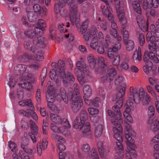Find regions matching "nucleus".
<instances>
[{
    "mask_svg": "<svg viewBox=\"0 0 159 159\" xmlns=\"http://www.w3.org/2000/svg\"><path fill=\"white\" fill-rule=\"evenodd\" d=\"M9 146L11 151L13 152H16L18 150L17 145L12 141L9 142Z\"/></svg>",
    "mask_w": 159,
    "mask_h": 159,
    "instance_id": "obj_41",
    "label": "nucleus"
},
{
    "mask_svg": "<svg viewBox=\"0 0 159 159\" xmlns=\"http://www.w3.org/2000/svg\"><path fill=\"white\" fill-rule=\"evenodd\" d=\"M38 23L39 25L38 27H36L38 28V30H42L41 32L43 33V31L45 29V28L46 27V25L45 24V22L44 20L42 19H40L38 21Z\"/></svg>",
    "mask_w": 159,
    "mask_h": 159,
    "instance_id": "obj_33",
    "label": "nucleus"
},
{
    "mask_svg": "<svg viewBox=\"0 0 159 159\" xmlns=\"http://www.w3.org/2000/svg\"><path fill=\"white\" fill-rule=\"evenodd\" d=\"M125 28L124 30L121 29L123 35V40L124 43H126L129 38V34L128 31L125 30Z\"/></svg>",
    "mask_w": 159,
    "mask_h": 159,
    "instance_id": "obj_44",
    "label": "nucleus"
},
{
    "mask_svg": "<svg viewBox=\"0 0 159 159\" xmlns=\"http://www.w3.org/2000/svg\"><path fill=\"white\" fill-rule=\"evenodd\" d=\"M55 31L54 30L53 27H50L49 28V38L52 39L55 36Z\"/></svg>",
    "mask_w": 159,
    "mask_h": 159,
    "instance_id": "obj_52",
    "label": "nucleus"
},
{
    "mask_svg": "<svg viewBox=\"0 0 159 159\" xmlns=\"http://www.w3.org/2000/svg\"><path fill=\"white\" fill-rule=\"evenodd\" d=\"M96 64L98 65L101 67L102 69L103 72H105L107 69V66L106 63L105 62L104 59L102 57H99L98 58V61Z\"/></svg>",
    "mask_w": 159,
    "mask_h": 159,
    "instance_id": "obj_20",
    "label": "nucleus"
},
{
    "mask_svg": "<svg viewBox=\"0 0 159 159\" xmlns=\"http://www.w3.org/2000/svg\"><path fill=\"white\" fill-rule=\"evenodd\" d=\"M27 17L30 22H34L37 20L38 15L35 11H29L27 14Z\"/></svg>",
    "mask_w": 159,
    "mask_h": 159,
    "instance_id": "obj_19",
    "label": "nucleus"
},
{
    "mask_svg": "<svg viewBox=\"0 0 159 159\" xmlns=\"http://www.w3.org/2000/svg\"><path fill=\"white\" fill-rule=\"evenodd\" d=\"M30 110L29 111H26L23 110H20L19 111V112L20 114H23L24 116L29 117L30 116Z\"/></svg>",
    "mask_w": 159,
    "mask_h": 159,
    "instance_id": "obj_60",
    "label": "nucleus"
},
{
    "mask_svg": "<svg viewBox=\"0 0 159 159\" xmlns=\"http://www.w3.org/2000/svg\"><path fill=\"white\" fill-rule=\"evenodd\" d=\"M27 68L26 66L22 64H19L15 67L14 72L16 75H23Z\"/></svg>",
    "mask_w": 159,
    "mask_h": 159,
    "instance_id": "obj_11",
    "label": "nucleus"
},
{
    "mask_svg": "<svg viewBox=\"0 0 159 159\" xmlns=\"http://www.w3.org/2000/svg\"><path fill=\"white\" fill-rule=\"evenodd\" d=\"M91 34L89 30H88L87 32L83 35V37L85 41L88 42L89 39Z\"/></svg>",
    "mask_w": 159,
    "mask_h": 159,
    "instance_id": "obj_57",
    "label": "nucleus"
},
{
    "mask_svg": "<svg viewBox=\"0 0 159 159\" xmlns=\"http://www.w3.org/2000/svg\"><path fill=\"white\" fill-rule=\"evenodd\" d=\"M133 8L135 12L140 15L141 14V10L139 4L137 1H134L132 3Z\"/></svg>",
    "mask_w": 159,
    "mask_h": 159,
    "instance_id": "obj_23",
    "label": "nucleus"
},
{
    "mask_svg": "<svg viewBox=\"0 0 159 159\" xmlns=\"http://www.w3.org/2000/svg\"><path fill=\"white\" fill-rule=\"evenodd\" d=\"M68 157L70 159H72L70 154L69 153L67 154L64 153L62 152H59V159H66V157Z\"/></svg>",
    "mask_w": 159,
    "mask_h": 159,
    "instance_id": "obj_45",
    "label": "nucleus"
},
{
    "mask_svg": "<svg viewBox=\"0 0 159 159\" xmlns=\"http://www.w3.org/2000/svg\"><path fill=\"white\" fill-rule=\"evenodd\" d=\"M146 39L148 43L150 42V43H155L156 42V38L155 36L150 35L148 34L146 35Z\"/></svg>",
    "mask_w": 159,
    "mask_h": 159,
    "instance_id": "obj_35",
    "label": "nucleus"
},
{
    "mask_svg": "<svg viewBox=\"0 0 159 159\" xmlns=\"http://www.w3.org/2000/svg\"><path fill=\"white\" fill-rule=\"evenodd\" d=\"M46 99L49 103H52L55 101V98L53 93H48L46 95Z\"/></svg>",
    "mask_w": 159,
    "mask_h": 159,
    "instance_id": "obj_38",
    "label": "nucleus"
},
{
    "mask_svg": "<svg viewBox=\"0 0 159 159\" xmlns=\"http://www.w3.org/2000/svg\"><path fill=\"white\" fill-rule=\"evenodd\" d=\"M118 118V119L112 120V124L115 125V126L113 128V130L114 133V137L118 141H122V138L120 133H121L122 132V127L120 124L122 122L121 119V116L120 118Z\"/></svg>",
    "mask_w": 159,
    "mask_h": 159,
    "instance_id": "obj_4",
    "label": "nucleus"
},
{
    "mask_svg": "<svg viewBox=\"0 0 159 159\" xmlns=\"http://www.w3.org/2000/svg\"><path fill=\"white\" fill-rule=\"evenodd\" d=\"M51 129L52 131L56 133H59L60 132L58 128L53 123L51 124Z\"/></svg>",
    "mask_w": 159,
    "mask_h": 159,
    "instance_id": "obj_55",
    "label": "nucleus"
},
{
    "mask_svg": "<svg viewBox=\"0 0 159 159\" xmlns=\"http://www.w3.org/2000/svg\"><path fill=\"white\" fill-rule=\"evenodd\" d=\"M38 28H35L34 30H29L25 31L24 33L28 37L32 39V40L35 39L38 36Z\"/></svg>",
    "mask_w": 159,
    "mask_h": 159,
    "instance_id": "obj_12",
    "label": "nucleus"
},
{
    "mask_svg": "<svg viewBox=\"0 0 159 159\" xmlns=\"http://www.w3.org/2000/svg\"><path fill=\"white\" fill-rule=\"evenodd\" d=\"M84 75L83 74H81V75H78L77 76V79L79 81L80 83L82 85L84 84Z\"/></svg>",
    "mask_w": 159,
    "mask_h": 159,
    "instance_id": "obj_59",
    "label": "nucleus"
},
{
    "mask_svg": "<svg viewBox=\"0 0 159 159\" xmlns=\"http://www.w3.org/2000/svg\"><path fill=\"white\" fill-rule=\"evenodd\" d=\"M83 91L85 96L89 97L91 93V89L89 85H85L83 88Z\"/></svg>",
    "mask_w": 159,
    "mask_h": 159,
    "instance_id": "obj_29",
    "label": "nucleus"
},
{
    "mask_svg": "<svg viewBox=\"0 0 159 159\" xmlns=\"http://www.w3.org/2000/svg\"><path fill=\"white\" fill-rule=\"evenodd\" d=\"M90 124L87 122L82 127L81 130L83 134V135L90 138L91 136Z\"/></svg>",
    "mask_w": 159,
    "mask_h": 159,
    "instance_id": "obj_15",
    "label": "nucleus"
},
{
    "mask_svg": "<svg viewBox=\"0 0 159 159\" xmlns=\"http://www.w3.org/2000/svg\"><path fill=\"white\" fill-rule=\"evenodd\" d=\"M99 101V98L98 97L92 100L91 105H93L95 107H98L99 105L98 103Z\"/></svg>",
    "mask_w": 159,
    "mask_h": 159,
    "instance_id": "obj_63",
    "label": "nucleus"
},
{
    "mask_svg": "<svg viewBox=\"0 0 159 159\" xmlns=\"http://www.w3.org/2000/svg\"><path fill=\"white\" fill-rule=\"evenodd\" d=\"M118 9L116 8L117 16L118 17L119 20L120 22L122 30H124L125 28L127 26V21L126 18L125 16V11L124 10H120L119 7Z\"/></svg>",
    "mask_w": 159,
    "mask_h": 159,
    "instance_id": "obj_8",
    "label": "nucleus"
},
{
    "mask_svg": "<svg viewBox=\"0 0 159 159\" xmlns=\"http://www.w3.org/2000/svg\"><path fill=\"white\" fill-rule=\"evenodd\" d=\"M52 138L56 141H58L61 143H64L65 142V140L61 136L57 135L54 134L52 136Z\"/></svg>",
    "mask_w": 159,
    "mask_h": 159,
    "instance_id": "obj_43",
    "label": "nucleus"
},
{
    "mask_svg": "<svg viewBox=\"0 0 159 159\" xmlns=\"http://www.w3.org/2000/svg\"><path fill=\"white\" fill-rule=\"evenodd\" d=\"M48 142L43 139L42 141H39L37 144L38 153L40 156L42 153V148L43 149H45L47 147Z\"/></svg>",
    "mask_w": 159,
    "mask_h": 159,
    "instance_id": "obj_16",
    "label": "nucleus"
},
{
    "mask_svg": "<svg viewBox=\"0 0 159 159\" xmlns=\"http://www.w3.org/2000/svg\"><path fill=\"white\" fill-rule=\"evenodd\" d=\"M113 60L112 62L113 65L115 66L118 65L120 62V58L119 55L116 54L115 57L113 58Z\"/></svg>",
    "mask_w": 159,
    "mask_h": 159,
    "instance_id": "obj_46",
    "label": "nucleus"
},
{
    "mask_svg": "<svg viewBox=\"0 0 159 159\" xmlns=\"http://www.w3.org/2000/svg\"><path fill=\"white\" fill-rule=\"evenodd\" d=\"M142 18L141 20H139L138 17H137V21L139 26L140 28H141V30H142L143 31L145 30L146 27L147 28L148 27V25L147 23H145L144 21H143L142 20Z\"/></svg>",
    "mask_w": 159,
    "mask_h": 159,
    "instance_id": "obj_31",
    "label": "nucleus"
},
{
    "mask_svg": "<svg viewBox=\"0 0 159 159\" xmlns=\"http://www.w3.org/2000/svg\"><path fill=\"white\" fill-rule=\"evenodd\" d=\"M33 59L32 56L28 53H24L18 57L19 61L22 62H25Z\"/></svg>",
    "mask_w": 159,
    "mask_h": 159,
    "instance_id": "obj_17",
    "label": "nucleus"
},
{
    "mask_svg": "<svg viewBox=\"0 0 159 159\" xmlns=\"http://www.w3.org/2000/svg\"><path fill=\"white\" fill-rule=\"evenodd\" d=\"M123 80V78L122 76H118L115 80V84L117 86L119 85Z\"/></svg>",
    "mask_w": 159,
    "mask_h": 159,
    "instance_id": "obj_50",
    "label": "nucleus"
},
{
    "mask_svg": "<svg viewBox=\"0 0 159 159\" xmlns=\"http://www.w3.org/2000/svg\"><path fill=\"white\" fill-rule=\"evenodd\" d=\"M125 85L123 86L120 89L116 94L114 96L112 100L113 102H117L115 105L113 107V109L116 113H119L117 114L118 117L120 118L121 116V113L120 111V108L122 107L123 104V98L125 95Z\"/></svg>",
    "mask_w": 159,
    "mask_h": 159,
    "instance_id": "obj_3",
    "label": "nucleus"
},
{
    "mask_svg": "<svg viewBox=\"0 0 159 159\" xmlns=\"http://www.w3.org/2000/svg\"><path fill=\"white\" fill-rule=\"evenodd\" d=\"M52 81H49L47 84V86H48V93H53L52 91L53 90V87L52 85Z\"/></svg>",
    "mask_w": 159,
    "mask_h": 159,
    "instance_id": "obj_53",
    "label": "nucleus"
},
{
    "mask_svg": "<svg viewBox=\"0 0 159 159\" xmlns=\"http://www.w3.org/2000/svg\"><path fill=\"white\" fill-rule=\"evenodd\" d=\"M155 112V109L152 106H150L148 108V116L149 122L151 118L154 115Z\"/></svg>",
    "mask_w": 159,
    "mask_h": 159,
    "instance_id": "obj_34",
    "label": "nucleus"
},
{
    "mask_svg": "<svg viewBox=\"0 0 159 159\" xmlns=\"http://www.w3.org/2000/svg\"><path fill=\"white\" fill-rule=\"evenodd\" d=\"M130 94L128 100L124 105L125 112L129 113L131 111L134 110V102L137 103L139 102V99L144 96V92L142 91L140 92L139 94L136 90H134L133 87L130 88Z\"/></svg>",
    "mask_w": 159,
    "mask_h": 159,
    "instance_id": "obj_2",
    "label": "nucleus"
},
{
    "mask_svg": "<svg viewBox=\"0 0 159 159\" xmlns=\"http://www.w3.org/2000/svg\"><path fill=\"white\" fill-rule=\"evenodd\" d=\"M90 149V147L88 144H84L82 147V150L84 152H87L89 151Z\"/></svg>",
    "mask_w": 159,
    "mask_h": 159,
    "instance_id": "obj_64",
    "label": "nucleus"
},
{
    "mask_svg": "<svg viewBox=\"0 0 159 159\" xmlns=\"http://www.w3.org/2000/svg\"><path fill=\"white\" fill-rule=\"evenodd\" d=\"M51 66L53 67L52 71L55 72V75H54L52 71H50L49 77L52 80L58 83L59 78H61L63 83L66 85L74 81L75 77L72 73L70 72H68L66 74V73L65 64L63 60H59L57 63L55 62H52Z\"/></svg>",
    "mask_w": 159,
    "mask_h": 159,
    "instance_id": "obj_1",
    "label": "nucleus"
},
{
    "mask_svg": "<svg viewBox=\"0 0 159 159\" xmlns=\"http://www.w3.org/2000/svg\"><path fill=\"white\" fill-rule=\"evenodd\" d=\"M126 48L127 51L130 52L132 51L134 48V42L131 40H129L126 41Z\"/></svg>",
    "mask_w": 159,
    "mask_h": 159,
    "instance_id": "obj_27",
    "label": "nucleus"
},
{
    "mask_svg": "<svg viewBox=\"0 0 159 159\" xmlns=\"http://www.w3.org/2000/svg\"><path fill=\"white\" fill-rule=\"evenodd\" d=\"M106 5L107 10L106 9H103L102 11L103 15L105 16H107L109 13H111V8L109 6V5L108 4V5Z\"/></svg>",
    "mask_w": 159,
    "mask_h": 159,
    "instance_id": "obj_49",
    "label": "nucleus"
},
{
    "mask_svg": "<svg viewBox=\"0 0 159 159\" xmlns=\"http://www.w3.org/2000/svg\"><path fill=\"white\" fill-rule=\"evenodd\" d=\"M150 128L154 132L159 129V122L158 120H155L151 124Z\"/></svg>",
    "mask_w": 159,
    "mask_h": 159,
    "instance_id": "obj_22",
    "label": "nucleus"
},
{
    "mask_svg": "<svg viewBox=\"0 0 159 159\" xmlns=\"http://www.w3.org/2000/svg\"><path fill=\"white\" fill-rule=\"evenodd\" d=\"M76 66L77 69L80 72H82L84 75H90V73L88 70L86 68V66L85 65L82 64L80 62L78 61L76 63Z\"/></svg>",
    "mask_w": 159,
    "mask_h": 159,
    "instance_id": "obj_14",
    "label": "nucleus"
},
{
    "mask_svg": "<svg viewBox=\"0 0 159 159\" xmlns=\"http://www.w3.org/2000/svg\"><path fill=\"white\" fill-rule=\"evenodd\" d=\"M139 40L140 45L141 46H143L145 42V39L143 33H140L139 36Z\"/></svg>",
    "mask_w": 159,
    "mask_h": 159,
    "instance_id": "obj_48",
    "label": "nucleus"
},
{
    "mask_svg": "<svg viewBox=\"0 0 159 159\" xmlns=\"http://www.w3.org/2000/svg\"><path fill=\"white\" fill-rule=\"evenodd\" d=\"M107 70L108 75L109 77L110 83L113 80L114 76L117 74L116 71L114 68L107 69Z\"/></svg>",
    "mask_w": 159,
    "mask_h": 159,
    "instance_id": "obj_24",
    "label": "nucleus"
},
{
    "mask_svg": "<svg viewBox=\"0 0 159 159\" xmlns=\"http://www.w3.org/2000/svg\"><path fill=\"white\" fill-rule=\"evenodd\" d=\"M115 112L111 110H108L107 112L108 115L109 116L113 117V118L111 120V123H112V120H116L118 119L117 114H118L119 113H116Z\"/></svg>",
    "mask_w": 159,
    "mask_h": 159,
    "instance_id": "obj_37",
    "label": "nucleus"
},
{
    "mask_svg": "<svg viewBox=\"0 0 159 159\" xmlns=\"http://www.w3.org/2000/svg\"><path fill=\"white\" fill-rule=\"evenodd\" d=\"M87 61L88 62L91 64V66H94V65L96 64V61L93 56L91 55L87 57Z\"/></svg>",
    "mask_w": 159,
    "mask_h": 159,
    "instance_id": "obj_42",
    "label": "nucleus"
},
{
    "mask_svg": "<svg viewBox=\"0 0 159 159\" xmlns=\"http://www.w3.org/2000/svg\"><path fill=\"white\" fill-rule=\"evenodd\" d=\"M88 22L85 21L83 23L82 25L80 27V32H82V34L86 32L87 28Z\"/></svg>",
    "mask_w": 159,
    "mask_h": 159,
    "instance_id": "obj_47",
    "label": "nucleus"
},
{
    "mask_svg": "<svg viewBox=\"0 0 159 159\" xmlns=\"http://www.w3.org/2000/svg\"><path fill=\"white\" fill-rule=\"evenodd\" d=\"M146 54H147V55H148L149 58L151 60H152L153 58L155 57V53L152 51H150L149 52L146 51Z\"/></svg>",
    "mask_w": 159,
    "mask_h": 159,
    "instance_id": "obj_61",
    "label": "nucleus"
},
{
    "mask_svg": "<svg viewBox=\"0 0 159 159\" xmlns=\"http://www.w3.org/2000/svg\"><path fill=\"white\" fill-rule=\"evenodd\" d=\"M79 88L78 84H76L74 88V92L72 94L70 98H82L79 92Z\"/></svg>",
    "mask_w": 159,
    "mask_h": 159,
    "instance_id": "obj_28",
    "label": "nucleus"
},
{
    "mask_svg": "<svg viewBox=\"0 0 159 159\" xmlns=\"http://www.w3.org/2000/svg\"><path fill=\"white\" fill-rule=\"evenodd\" d=\"M136 53H134L132 56V58L134 61H136L137 60L139 61L141 60V52L140 48H138V51H136Z\"/></svg>",
    "mask_w": 159,
    "mask_h": 159,
    "instance_id": "obj_30",
    "label": "nucleus"
},
{
    "mask_svg": "<svg viewBox=\"0 0 159 159\" xmlns=\"http://www.w3.org/2000/svg\"><path fill=\"white\" fill-rule=\"evenodd\" d=\"M33 9L35 12H38L39 14L46 13V9L42 8L39 5L36 4L34 5Z\"/></svg>",
    "mask_w": 159,
    "mask_h": 159,
    "instance_id": "obj_21",
    "label": "nucleus"
},
{
    "mask_svg": "<svg viewBox=\"0 0 159 159\" xmlns=\"http://www.w3.org/2000/svg\"><path fill=\"white\" fill-rule=\"evenodd\" d=\"M71 101V108L72 111L76 113L80 109L83 104L82 98H70Z\"/></svg>",
    "mask_w": 159,
    "mask_h": 159,
    "instance_id": "obj_6",
    "label": "nucleus"
},
{
    "mask_svg": "<svg viewBox=\"0 0 159 159\" xmlns=\"http://www.w3.org/2000/svg\"><path fill=\"white\" fill-rule=\"evenodd\" d=\"M21 87L27 90H30L32 88V85L31 83L28 82H25L20 84Z\"/></svg>",
    "mask_w": 159,
    "mask_h": 159,
    "instance_id": "obj_36",
    "label": "nucleus"
},
{
    "mask_svg": "<svg viewBox=\"0 0 159 159\" xmlns=\"http://www.w3.org/2000/svg\"><path fill=\"white\" fill-rule=\"evenodd\" d=\"M136 135V133L133 130L130 129L128 131H125V137L127 142V144L129 146L133 148L135 146L134 144V142L133 138Z\"/></svg>",
    "mask_w": 159,
    "mask_h": 159,
    "instance_id": "obj_7",
    "label": "nucleus"
},
{
    "mask_svg": "<svg viewBox=\"0 0 159 159\" xmlns=\"http://www.w3.org/2000/svg\"><path fill=\"white\" fill-rule=\"evenodd\" d=\"M110 34L116 38L119 42L121 41V38L118 35V34L116 30H110L109 31Z\"/></svg>",
    "mask_w": 159,
    "mask_h": 159,
    "instance_id": "obj_32",
    "label": "nucleus"
},
{
    "mask_svg": "<svg viewBox=\"0 0 159 159\" xmlns=\"http://www.w3.org/2000/svg\"><path fill=\"white\" fill-rule=\"evenodd\" d=\"M74 0H58L57 3L55 4H57L60 7L63 8L65 6V3H68L69 2L73 1Z\"/></svg>",
    "mask_w": 159,
    "mask_h": 159,
    "instance_id": "obj_40",
    "label": "nucleus"
},
{
    "mask_svg": "<svg viewBox=\"0 0 159 159\" xmlns=\"http://www.w3.org/2000/svg\"><path fill=\"white\" fill-rule=\"evenodd\" d=\"M103 129V127L102 125H99L96 127L95 130V134L96 137L98 138L101 135Z\"/></svg>",
    "mask_w": 159,
    "mask_h": 159,
    "instance_id": "obj_26",
    "label": "nucleus"
},
{
    "mask_svg": "<svg viewBox=\"0 0 159 159\" xmlns=\"http://www.w3.org/2000/svg\"><path fill=\"white\" fill-rule=\"evenodd\" d=\"M121 46L120 44L118 43V44L113 46L112 48H108V50L111 49V52H113L114 53H117L118 50L121 48Z\"/></svg>",
    "mask_w": 159,
    "mask_h": 159,
    "instance_id": "obj_39",
    "label": "nucleus"
},
{
    "mask_svg": "<svg viewBox=\"0 0 159 159\" xmlns=\"http://www.w3.org/2000/svg\"><path fill=\"white\" fill-rule=\"evenodd\" d=\"M93 67H94L95 71L97 73H101L102 72H103L102 71V68L98 65L95 64Z\"/></svg>",
    "mask_w": 159,
    "mask_h": 159,
    "instance_id": "obj_58",
    "label": "nucleus"
},
{
    "mask_svg": "<svg viewBox=\"0 0 159 159\" xmlns=\"http://www.w3.org/2000/svg\"><path fill=\"white\" fill-rule=\"evenodd\" d=\"M111 49L110 50H107V56L110 59H113V58L115 57V54L113 52H111Z\"/></svg>",
    "mask_w": 159,
    "mask_h": 159,
    "instance_id": "obj_62",
    "label": "nucleus"
},
{
    "mask_svg": "<svg viewBox=\"0 0 159 159\" xmlns=\"http://www.w3.org/2000/svg\"><path fill=\"white\" fill-rule=\"evenodd\" d=\"M148 47L150 51H155L157 49V46L155 43L149 44Z\"/></svg>",
    "mask_w": 159,
    "mask_h": 159,
    "instance_id": "obj_56",
    "label": "nucleus"
},
{
    "mask_svg": "<svg viewBox=\"0 0 159 159\" xmlns=\"http://www.w3.org/2000/svg\"><path fill=\"white\" fill-rule=\"evenodd\" d=\"M151 5L153 8H157L159 6V0H152Z\"/></svg>",
    "mask_w": 159,
    "mask_h": 159,
    "instance_id": "obj_54",
    "label": "nucleus"
},
{
    "mask_svg": "<svg viewBox=\"0 0 159 159\" xmlns=\"http://www.w3.org/2000/svg\"><path fill=\"white\" fill-rule=\"evenodd\" d=\"M32 42L34 45H38L41 48H44L46 44V40L44 37L41 36H38L32 40Z\"/></svg>",
    "mask_w": 159,
    "mask_h": 159,
    "instance_id": "obj_10",
    "label": "nucleus"
},
{
    "mask_svg": "<svg viewBox=\"0 0 159 159\" xmlns=\"http://www.w3.org/2000/svg\"><path fill=\"white\" fill-rule=\"evenodd\" d=\"M98 148L100 157L103 158L104 155L108 153L109 151L106 149V147L103 145L102 142H98Z\"/></svg>",
    "mask_w": 159,
    "mask_h": 159,
    "instance_id": "obj_13",
    "label": "nucleus"
},
{
    "mask_svg": "<svg viewBox=\"0 0 159 159\" xmlns=\"http://www.w3.org/2000/svg\"><path fill=\"white\" fill-rule=\"evenodd\" d=\"M21 126L24 130H26L29 128L28 124L24 119H22L21 121Z\"/></svg>",
    "mask_w": 159,
    "mask_h": 159,
    "instance_id": "obj_51",
    "label": "nucleus"
},
{
    "mask_svg": "<svg viewBox=\"0 0 159 159\" xmlns=\"http://www.w3.org/2000/svg\"><path fill=\"white\" fill-rule=\"evenodd\" d=\"M87 114L85 110H82L80 117H77L74 122L73 127L76 129L81 130L82 127L85 124L86 120L87 118Z\"/></svg>",
    "mask_w": 159,
    "mask_h": 159,
    "instance_id": "obj_5",
    "label": "nucleus"
},
{
    "mask_svg": "<svg viewBox=\"0 0 159 159\" xmlns=\"http://www.w3.org/2000/svg\"><path fill=\"white\" fill-rule=\"evenodd\" d=\"M50 118L51 120L56 124H59L61 123V120L58 115L51 113L50 114Z\"/></svg>",
    "mask_w": 159,
    "mask_h": 159,
    "instance_id": "obj_25",
    "label": "nucleus"
},
{
    "mask_svg": "<svg viewBox=\"0 0 159 159\" xmlns=\"http://www.w3.org/2000/svg\"><path fill=\"white\" fill-rule=\"evenodd\" d=\"M74 0L73 1L69 2L68 6L70 12L69 16L71 22L72 24H74V15H77L78 14L77 6L74 3Z\"/></svg>",
    "mask_w": 159,
    "mask_h": 159,
    "instance_id": "obj_9",
    "label": "nucleus"
},
{
    "mask_svg": "<svg viewBox=\"0 0 159 159\" xmlns=\"http://www.w3.org/2000/svg\"><path fill=\"white\" fill-rule=\"evenodd\" d=\"M93 39L90 43V47L94 50H96L98 46V40L97 35H92Z\"/></svg>",
    "mask_w": 159,
    "mask_h": 159,
    "instance_id": "obj_18",
    "label": "nucleus"
}]
</instances>
